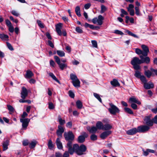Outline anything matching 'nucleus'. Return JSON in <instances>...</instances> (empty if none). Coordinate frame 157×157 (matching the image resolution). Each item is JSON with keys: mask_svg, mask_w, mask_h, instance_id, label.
Segmentation results:
<instances>
[{"mask_svg": "<svg viewBox=\"0 0 157 157\" xmlns=\"http://www.w3.org/2000/svg\"><path fill=\"white\" fill-rule=\"evenodd\" d=\"M66 147L71 155H72L75 152L79 155L85 154L87 149L86 147L84 144L79 146L77 144H75L72 146V142L71 141L67 143Z\"/></svg>", "mask_w": 157, "mask_h": 157, "instance_id": "obj_1", "label": "nucleus"}, {"mask_svg": "<svg viewBox=\"0 0 157 157\" xmlns=\"http://www.w3.org/2000/svg\"><path fill=\"white\" fill-rule=\"evenodd\" d=\"M141 63V60L137 57H134L131 61V64L133 65L134 69L136 70H139L140 69V67L139 64Z\"/></svg>", "mask_w": 157, "mask_h": 157, "instance_id": "obj_2", "label": "nucleus"}, {"mask_svg": "<svg viewBox=\"0 0 157 157\" xmlns=\"http://www.w3.org/2000/svg\"><path fill=\"white\" fill-rule=\"evenodd\" d=\"M70 78L72 80V83L75 87L80 86V82L77 76L73 74H71L70 75Z\"/></svg>", "mask_w": 157, "mask_h": 157, "instance_id": "obj_3", "label": "nucleus"}, {"mask_svg": "<svg viewBox=\"0 0 157 157\" xmlns=\"http://www.w3.org/2000/svg\"><path fill=\"white\" fill-rule=\"evenodd\" d=\"M110 107L108 109L110 113L113 115H115L119 111L118 108L115 105L111 103L109 104Z\"/></svg>", "mask_w": 157, "mask_h": 157, "instance_id": "obj_4", "label": "nucleus"}, {"mask_svg": "<svg viewBox=\"0 0 157 157\" xmlns=\"http://www.w3.org/2000/svg\"><path fill=\"white\" fill-rule=\"evenodd\" d=\"M64 136L66 140L68 141V142L69 141L72 142V141L74 139V136L72 132L71 131H69L67 133L64 132Z\"/></svg>", "mask_w": 157, "mask_h": 157, "instance_id": "obj_5", "label": "nucleus"}, {"mask_svg": "<svg viewBox=\"0 0 157 157\" xmlns=\"http://www.w3.org/2000/svg\"><path fill=\"white\" fill-rule=\"evenodd\" d=\"M54 58L61 70H63L67 67V64L61 63L60 59L58 56H54Z\"/></svg>", "mask_w": 157, "mask_h": 157, "instance_id": "obj_6", "label": "nucleus"}, {"mask_svg": "<svg viewBox=\"0 0 157 157\" xmlns=\"http://www.w3.org/2000/svg\"><path fill=\"white\" fill-rule=\"evenodd\" d=\"M151 115L150 114L147 116H145L144 120L145 123L149 126H152L153 125L152 119H151Z\"/></svg>", "mask_w": 157, "mask_h": 157, "instance_id": "obj_7", "label": "nucleus"}, {"mask_svg": "<svg viewBox=\"0 0 157 157\" xmlns=\"http://www.w3.org/2000/svg\"><path fill=\"white\" fill-rule=\"evenodd\" d=\"M138 132H144L149 130L150 126L147 125H141L138 127Z\"/></svg>", "mask_w": 157, "mask_h": 157, "instance_id": "obj_8", "label": "nucleus"}, {"mask_svg": "<svg viewBox=\"0 0 157 157\" xmlns=\"http://www.w3.org/2000/svg\"><path fill=\"white\" fill-rule=\"evenodd\" d=\"M20 121L22 123V128L24 129H26L28 125L30 119L28 118H21L20 119Z\"/></svg>", "mask_w": 157, "mask_h": 157, "instance_id": "obj_9", "label": "nucleus"}, {"mask_svg": "<svg viewBox=\"0 0 157 157\" xmlns=\"http://www.w3.org/2000/svg\"><path fill=\"white\" fill-rule=\"evenodd\" d=\"M21 94V97L23 99H25L28 96V91L25 87H22Z\"/></svg>", "mask_w": 157, "mask_h": 157, "instance_id": "obj_10", "label": "nucleus"}, {"mask_svg": "<svg viewBox=\"0 0 157 157\" xmlns=\"http://www.w3.org/2000/svg\"><path fill=\"white\" fill-rule=\"evenodd\" d=\"M141 47L143 50V56H147L148 55V53L149 52L148 47L147 45L142 44L141 45Z\"/></svg>", "mask_w": 157, "mask_h": 157, "instance_id": "obj_11", "label": "nucleus"}, {"mask_svg": "<svg viewBox=\"0 0 157 157\" xmlns=\"http://www.w3.org/2000/svg\"><path fill=\"white\" fill-rule=\"evenodd\" d=\"M88 136L87 134L85 132L83 133V135L80 136L78 138V142L80 143L83 142L85 140V138L87 137Z\"/></svg>", "mask_w": 157, "mask_h": 157, "instance_id": "obj_12", "label": "nucleus"}, {"mask_svg": "<svg viewBox=\"0 0 157 157\" xmlns=\"http://www.w3.org/2000/svg\"><path fill=\"white\" fill-rule=\"evenodd\" d=\"M64 132L63 128L61 125H59L58 129L56 132V133L58 136L61 137L62 136V133Z\"/></svg>", "mask_w": 157, "mask_h": 157, "instance_id": "obj_13", "label": "nucleus"}, {"mask_svg": "<svg viewBox=\"0 0 157 157\" xmlns=\"http://www.w3.org/2000/svg\"><path fill=\"white\" fill-rule=\"evenodd\" d=\"M111 132L110 131H105L101 134L100 136L102 139H104L110 134Z\"/></svg>", "mask_w": 157, "mask_h": 157, "instance_id": "obj_14", "label": "nucleus"}, {"mask_svg": "<svg viewBox=\"0 0 157 157\" xmlns=\"http://www.w3.org/2000/svg\"><path fill=\"white\" fill-rule=\"evenodd\" d=\"M137 132H138V128L137 129L134 128L127 131V133L129 135H133L136 133Z\"/></svg>", "mask_w": 157, "mask_h": 157, "instance_id": "obj_15", "label": "nucleus"}, {"mask_svg": "<svg viewBox=\"0 0 157 157\" xmlns=\"http://www.w3.org/2000/svg\"><path fill=\"white\" fill-rule=\"evenodd\" d=\"M154 87V84L151 82H149L148 83L146 82L144 84V87L146 89H149L152 88Z\"/></svg>", "mask_w": 157, "mask_h": 157, "instance_id": "obj_16", "label": "nucleus"}, {"mask_svg": "<svg viewBox=\"0 0 157 157\" xmlns=\"http://www.w3.org/2000/svg\"><path fill=\"white\" fill-rule=\"evenodd\" d=\"M62 28V24L59 23L56 25V30L59 36H61L62 34V31L61 29Z\"/></svg>", "mask_w": 157, "mask_h": 157, "instance_id": "obj_17", "label": "nucleus"}, {"mask_svg": "<svg viewBox=\"0 0 157 157\" xmlns=\"http://www.w3.org/2000/svg\"><path fill=\"white\" fill-rule=\"evenodd\" d=\"M87 129L90 133H96L97 130V128L95 126H93L90 128V127H88Z\"/></svg>", "mask_w": 157, "mask_h": 157, "instance_id": "obj_18", "label": "nucleus"}, {"mask_svg": "<svg viewBox=\"0 0 157 157\" xmlns=\"http://www.w3.org/2000/svg\"><path fill=\"white\" fill-rule=\"evenodd\" d=\"M56 143L57 146V148L59 149H61L63 148V147L62 144L59 138H58L56 139Z\"/></svg>", "mask_w": 157, "mask_h": 157, "instance_id": "obj_19", "label": "nucleus"}, {"mask_svg": "<svg viewBox=\"0 0 157 157\" xmlns=\"http://www.w3.org/2000/svg\"><path fill=\"white\" fill-rule=\"evenodd\" d=\"M129 102H134L136 103L138 105H140L141 104V102L139 101L138 99H136L135 97L130 98L129 100Z\"/></svg>", "mask_w": 157, "mask_h": 157, "instance_id": "obj_20", "label": "nucleus"}, {"mask_svg": "<svg viewBox=\"0 0 157 157\" xmlns=\"http://www.w3.org/2000/svg\"><path fill=\"white\" fill-rule=\"evenodd\" d=\"M104 125L100 121H98L96 124V127L97 129H102L103 130Z\"/></svg>", "mask_w": 157, "mask_h": 157, "instance_id": "obj_21", "label": "nucleus"}, {"mask_svg": "<svg viewBox=\"0 0 157 157\" xmlns=\"http://www.w3.org/2000/svg\"><path fill=\"white\" fill-rule=\"evenodd\" d=\"M145 57L143 59L141 60L142 63H145L147 64H149L150 62V58L149 57L147 56Z\"/></svg>", "mask_w": 157, "mask_h": 157, "instance_id": "obj_22", "label": "nucleus"}, {"mask_svg": "<svg viewBox=\"0 0 157 157\" xmlns=\"http://www.w3.org/2000/svg\"><path fill=\"white\" fill-rule=\"evenodd\" d=\"M104 20V17L101 15H99L98 18V24L99 25H101L103 23V20Z\"/></svg>", "mask_w": 157, "mask_h": 157, "instance_id": "obj_23", "label": "nucleus"}, {"mask_svg": "<svg viewBox=\"0 0 157 157\" xmlns=\"http://www.w3.org/2000/svg\"><path fill=\"white\" fill-rule=\"evenodd\" d=\"M9 140H8L3 142V150L5 151L8 149V146L9 145Z\"/></svg>", "mask_w": 157, "mask_h": 157, "instance_id": "obj_24", "label": "nucleus"}, {"mask_svg": "<svg viewBox=\"0 0 157 157\" xmlns=\"http://www.w3.org/2000/svg\"><path fill=\"white\" fill-rule=\"evenodd\" d=\"M37 142L34 140L32 141L29 144V147L31 149H33L35 147V146L36 145Z\"/></svg>", "mask_w": 157, "mask_h": 157, "instance_id": "obj_25", "label": "nucleus"}, {"mask_svg": "<svg viewBox=\"0 0 157 157\" xmlns=\"http://www.w3.org/2000/svg\"><path fill=\"white\" fill-rule=\"evenodd\" d=\"M34 74L33 72L30 70H27L25 77L26 78H31Z\"/></svg>", "mask_w": 157, "mask_h": 157, "instance_id": "obj_26", "label": "nucleus"}, {"mask_svg": "<svg viewBox=\"0 0 157 157\" xmlns=\"http://www.w3.org/2000/svg\"><path fill=\"white\" fill-rule=\"evenodd\" d=\"M112 128V126L110 124H106L104 125L103 127V130H109L111 129Z\"/></svg>", "mask_w": 157, "mask_h": 157, "instance_id": "obj_27", "label": "nucleus"}, {"mask_svg": "<svg viewBox=\"0 0 157 157\" xmlns=\"http://www.w3.org/2000/svg\"><path fill=\"white\" fill-rule=\"evenodd\" d=\"M111 84L114 86H120V84L118 81L115 79H113V81H111Z\"/></svg>", "mask_w": 157, "mask_h": 157, "instance_id": "obj_28", "label": "nucleus"}, {"mask_svg": "<svg viewBox=\"0 0 157 157\" xmlns=\"http://www.w3.org/2000/svg\"><path fill=\"white\" fill-rule=\"evenodd\" d=\"M125 32L127 33L130 36H132L134 37L137 38H139V37L137 36L132 33V32H131L130 31H129L128 30L125 29Z\"/></svg>", "mask_w": 157, "mask_h": 157, "instance_id": "obj_29", "label": "nucleus"}, {"mask_svg": "<svg viewBox=\"0 0 157 157\" xmlns=\"http://www.w3.org/2000/svg\"><path fill=\"white\" fill-rule=\"evenodd\" d=\"M75 12L76 15L78 17H80L81 16L80 13V8L79 6H77L75 9Z\"/></svg>", "mask_w": 157, "mask_h": 157, "instance_id": "obj_30", "label": "nucleus"}, {"mask_svg": "<svg viewBox=\"0 0 157 157\" xmlns=\"http://www.w3.org/2000/svg\"><path fill=\"white\" fill-rule=\"evenodd\" d=\"M144 74L148 78H150L152 75V73L149 70L144 71Z\"/></svg>", "mask_w": 157, "mask_h": 157, "instance_id": "obj_31", "label": "nucleus"}, {"mask_svg": "<svg viewBox=\"0 0 157 157\" xmlns=\"http://www.w3.org/2000/svg\"><path fill=\"white\" fill-rule=\"evenodd\" d=\"M49 75L54 80L57 82L59 84H60V82L59 81L57 78L52 73H50L49 74Z\"/></svg>", "mask_w": 157, "mask_h": 157, "instance_id": "obj_32", "label": "nucleus"}, {"mask_svg": "<svg viewBox=\"0 0 157 157\" xmlns=\"http://www.w3.org/2000/svg\"><path fill=\"white\" fill-rule=\"evenodd\" d=\"M48 148L50 150L52 149L54 147V146L51 140H50L48 141Z\"/></svg>", "mask_w": 157, "mask_h": 157, "instance_id": "obj_33", "label": "nucleus"}, {"mask_svg": "<svg viewBox=\"0 0 157 157\" xmlns=\"http://www.w3.org/2000/svg\"><path fill=\"white\" fill-rule=\"evenodd\" d=\"M76 105L77 108L78 109H80L82 108V103L80 100H78L76 101Z\"/></svg>", "mask_w": 157, "mask_h": 157, "instance_id": "obj_34", "label": "nucleus"}, {"mask_svg": "<svg viewBox=\"0 0 157 157\" xmlns=\"http://www.w3.org/2000/svg\"><path fill=\"white\" fill-rule=\"evenodd\" d=\"M7 107L8 109L10 112V114H11L14 112V109L12 106L10 105H7Z\"/></svg>", "mask_w": 157, "mask_h": 157, "instance_id": "obj_35", "label": "nucleus"}, {"mask_svg": "<svg viewBox=\"0 0 157 157\" xmlns=\"http://www.w3.org/2000/svg\"><path fill=\"white\" fill-rule=\"evenodd\" d=\"M58 121L60 125H63L65 123V121L64 120H63L61 118L60 115L58 116Z\"/></svg>", "mask_w": 157, "mask_h": 157, "instance_id": "obj_36", "label": "nucleus"}, {"mask_svg": "<svg viewBox=\"0 0 157 157\" xmlns=\"http://www.w3.org/2000/svg\"><path fill=\"white\" fill-rule=\"evenodd\" d=\"M56 52L57 55L60 57H63L65 56V53L63 51L61 50H57Z\"/></svg>", "mask_w": 157, "mask_h": 157, "instance_id": "obj_37", "label": "nucleus"}, {"mask_svg": "<svg viewBox=\"0 0 157 157\" xmlns=\"http://www.w3.org/2000/svg\"><path fill=\"white\" fill-rule=\"evenodd\" d=\"M9 36L7 35L4 34H0V38L3 40H7L8 39Z\"/></svg>", "mask_w": 157, "mask_h": 157, "instance_id": "obj_38", "label": "nucleus"}, {"mask_svg": "<svg viewBox=\"0 0 157 157\" xmlns=\"http://www.w3.org/2000/svg\"><path fill=\"white\" fill-rule=\"evenodd\" d=\"M124 110L125 112L129 114H133V111H132L131 109L129 108L128 107H125L124 108Z\"/></svg>", "mask_w": 157, "mask_h": 157, "instance_id": "obj_39", "label": "nucleus"}, {"mask_svg": "<svg viewBox=\"0 0 157 157\" xmlns=\"http://www.w3.org/2000/svg\"><path fill=\"white\" fill-rule=\"evenodd\" d=\"M134 75L136 77L139 78H140L142 76L141 75V72L140 71H138V70H136L135 71Z\"/></svg>", "mask_w": 157, "mask_h": 157, "instance_id": "obj_40", "label": "nucleus"}, {"mask_svg": "<svg viewBox=\"0 0 157 157\" xmlns=\"http://www.w3.org/2000/svg\"><path fill=\"white\" fill-rule=\"evenodd\" d=\"M135 52L138 55L142 54L143 56V51L141 50V49L139 48H136Z\"/></svg>", "mask_w": 157, "mask_h": 157, "instance_id": "obj_41", "label": "nucleus"}, {"mask_svg": "<svg viewBox=\"0 0 157 157\" xmlns=\"http://www.w3.org/2000/svg\"><path fill=\"white\" fill-rule=\"evenodd\" d=\"M140 79L141 81L144 83V84L147 82L146 78L144 75H142L140 77Z\"/></svg>", "mask_w": 157, "mask_h": 157, "instance_id": "obj_42", "label": "nucleus"}, {"mask_svg": "<svg viewBox=\"0 0 157 157\" xmlns=\"http://www.w3.org/2000/svg\"><path fill=\"white\" fill-rule=\"evenodd\" d=\"M107 10L106 7L104 5H101V10L100 13H104Z\"/></svg>", "mask_w": 157, "mask_h": 157, "instance_id": "obj_43", "label": "nucleus"}, {"mask_svg": "<svg viewBox=\"0 0 157 157\" xmlns=\"http://www.w3.org/2000/svg\"><path fill=\"white\" fill-rule=\"evenodd\" d=\"M94 96L98 100V101L101 102H102V100L101 98L100 97V95L99 94L96 93L94 94Z\"/></svg>", "mask_w": 157, "mask_h": 157, "instance_id": "obj_44", "label": "nucleus"}, {"mask_svg": "<svg viewBox=\"0 0 157 157\" xmlns=\"http://www.w3.org/2000/svg\"><path fill=\"white\" fill-rule=\"evenodd\" d=\"M75 31L79 33H83L82 30L79 27H76Z\"/></svg>", "mask_w": 157, "mask_h": 157, "instance_id": "obj_45", "label": "nucleus"}, {"mask_svg": "<svg viewBox=\"0 0 157 157\" xmlns=\"http://www.w3.org/2000/svg\"><path fill=\"white\" fill-rule=\"evenodd\" d=\"M11 13L13 15L16 17H18L19 16V13L16 11L13 10L11 11Z\"/></svg>", "mask_w": 157, "mask_h": 157, "instance_id": "obj_46", "label": "nucleus"}, {"mask_svg": "<svg viewBox=\"0 0 157 157\" xmlns=\"http://www.w3.org/2000/svg\"><path fill=\"white\" fill-rule=\"evenodd\" d=\"M37 22L39 26H40L41 28H44V26L43 25L42 23L40 21L38 20L37 21Z\"/></svg>", "mask_w": 157, "mask_h": 157, "instance_id": "obj_47", "label": "nucleus"}, {"mask_svg": "<svg viewBox=\"0 0 157 157\" xmlns=\"http://www.w3.org/2000/svg\"><path fill=\"white\" fill-rule=\"evenodd\" d=\"M69 95L70 97L72 98H73L75 97V94L71 90H69L68 92Z\"/></svg>", "mask_w": 157, "mask_h": 157, "instance_id": "obj_48", "label": "nucleus"}, {"mask_svg": "<svg viewBox=\"0 0 157 157\" xmlns=\"http://www.w3.org/2000/svg\"><path fill=\"white\" fill-rule=\"evenodd\" d=\"M69 154H70V153H69L68 151H66L63 153L62 157H69Z\"/></svg>", "mask_w": 157, "mask_h": 157, "instance_id": "obj_49", "label": "nucleus"}, {"mask_svg": "<svg viewBox=\"0 0 157 157\" xmlns=\"http://www.w3.org/2000/svg\"><path fill=\"white\" fill-rule=\"evenodd\" d=\"M97 137L94 134H92L90 136V139L92 140H95L97 139Z\"/></svg>", "mask_w": 157, "mask_h": 157, "instance_id": "obj_50", "label": "nucleus"}, {"mask_svg": "<svg viewBox=\"0 0 157 157\" xmlns=\"http://www.w3.org/2000/svg\"><path fill=\"white\" fill-rule=\"evenodd\" d=\"M55 156L56 157H62L63 155L60 152H56L55 153Z\"/></svg>", "mask_w": 157, "mask_h": 157, "instance_id": "obj_51", "label": "nucleus"}, {"mask_svg": "<svg viewBox=\"0 0 157 157\" xmlns=\"http://www.w3.org/2000/svg\"><path fill=\"white\" fill-rule=\"evenodd\" d=\"M91 43L94 47L97 48L98 46L97 42L96 40H92Z\"/></svg>", "mask_w": 157, "mask_h": 157, "instance_id": "obj_52", "label": "nucleus"}, {"mask_svg": "<svg viewBox=\"0 0 157 157\" xmlns=\"http://www.w3.org/2000/svg\"><path fill=\"white\" fill-rule=\"evenodd\" d=\"M134 7V6L132 4H130L128 5V7L127 8V10L128 11L131 10H133V8Z\"/></svg>", "mask_w": 157, "mask_h": 157, "instance_id": "obj_53", "label": "nucleus"}, {"mask_svg": "<svg viewBox=\"0 0 157 157\" xmlns=\"http://www.w3.org/2000/svg\"><path fill=\"white\" fill-rule=\"evenodd\" d=\"M7 45L8 48L11 51H13V48L11 44L9 43H7Z\"/></svg>", "mask_w": 157, "mask_h": 157, "instance_id": "obj_54", "label": "nucleus"}, {"mask_svg": "<svg viewBox=\"0 0 157 157\" xmlns=\"http://www.w3.org/2000/svg\"><path fill=\"white\" fill-rule=\"evenodd\" d=\"M135 9L136 11V14L137 15H139L140 14V13L139 11V9L138 7H135Z\"/></svg>", "mask_w": 157, "mask_h": 157, "instance_id": "obj_55", "label": "nucleus"}, {"mask_svg": "<svg viewBox=\"0 0 157 157\" xmlns=\"http://www.w3.org/2000/svg\"><path fill=\"white\" fill-rule=\"evenodd\" d=\"M6 23L8 27L12 25L11 22L8 19H6Z\"/></svg>", "mask_w": 157, "mask_h": 157, "instance_id": "obj_56", "label": "nucleus"}, {"mask_svg": "<svg viewBox=\"0 0 157 157\" xmlns=\"http://www.w3.org/2000/svg\"><path fill=\"white\" fill-rule=\"evenodd\" d=\"M131 107L134 109L136 110L137 109V105L134 103H132L131 105Z\"/></svg>", "mask_w": 157, "mask_h": 157, "instance_id": "obj_57", "label": "nucleus"}, {"mask_svg": "<svg viewBox=\"0 0 157 157\" xmlns=\"http://www.w3.org/2000/svg\"><path fill=\"white\" fill-rule=\"evenodd\" d=\"M114 33L117 34H119L120 35H123L124 34L121 31L117 30H115V31Z\"/></svg>", "mask_w": 157, "mask_h": 157, "instance_id": "obj_58", "label": "nucleus"}, {"mask_svg": "<svg viewBox=\"0 0 157 157\" xmlns=\"http://www.w3.org/2000/svg\"><path fill=\"white\" fill-rule=\"evenodd\" d=\"M9 28V30L11 33H13L14 31V28L12 25L8 27Z\"/></svg>", "mask_w": 157, "mask_h": 157, "instance_id": "obj_59", "label": "nucleus"}, {"mask_svg": "<svg viewBox=\"0 0 157 157\" xmlns=\"http://www.w3.org/2000/svg\"><path fill=\"white\" fill-rule=\"evenodd\" d=\"M121 13L124 14L125 15H127L128 14V13L124 9H121Z\"/></svg>", "mask_w": 157, "mask_h": 157, "instance_id": "obj_60", "label": "nucleus"}, {"mask_svg": "<svg viewBox=\"0 0 157 157\" xmlns=\"http://www.w3.org/2000/svg\"><path fill=\"white\" fill-rule=\"evenodd\" d=\"M48 108L50 109H53L54 108V107L52 103L50 102L49 103Z\"/></svg>", "mask_w": 157, "mask_h": 157, "instance_id": "obj_61", "label": "nucleus"}, {"mask_svg": "<svg viewBox=\"0 0 157 157\" xmlns=\"http://www.w3.org/2000/svg\"><path fill=\"white\" fill-rule=\"evenodd\" d=\"M153 124L154 123L157 124V115H156L154 118L152 119Z\"/></svg>", "mask_w": 157, "mask_h": 157, "instance_id": "obj_62", "label": "nucleus"}, {"mask_svg": "<svg viewBox=\"0 0 157 157\" xmlns=\"http://www.w3.org/2000/svg\"><path fill=\"white\" fill-rule=\"evenodd\" d=\"M91 6V4L90 3H88L86 4L84 6V8L86 9H88Z\"/></svg>", "mask_w": 157, "mask_h": 157, "instance_id": "obj_63", "label": "nucleus"}, {"mask_svg": "<svg viewBox=\"0 0 157 157\" xmlns=\"http://www.w3.org/2000/svg\"><path fill=\"white\" fill-rule=\"evenodd\" d=\"M72 126V122L71 121L68 122L66 124V126L67 127L71 128Z\"/></svg>", "mask_w": 157, "mask_h": 157, "instance_id": "obj_64", "label": "nucleus"}]
</instances>
